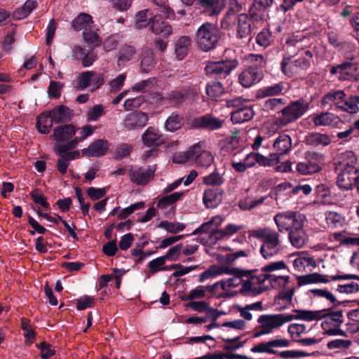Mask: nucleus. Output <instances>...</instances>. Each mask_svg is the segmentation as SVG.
<instances>
[{"label": "nucleus", "instance_id": "1", "mask_svg": "<svg viewBox=\"0 0 359 359\" xmlns=\"http://www.w3.org/2000/svg\"><path fill=\"white\" fill-rule=\"evenodd\" d=\"M257 237L262 241L259 251L264 259L272 258L282 251L283 248L278 231L265 228L257 232Z\"/></svg>", "mask_w": 359, "mask_h": 359}, {"label": "nucleus", "instance_id": "2", "mask_svg": "<svg viewBox=\"0 0 359 359\" xmlns=\"http://www.w3.org/2000/svg\"><path fill=\"white\" fill-rule=\"evenodd\" d=\"M72 28L76 31L83 30V37L86 42L94 46L100 44L98 35L99 29L94 25L92 17L86 13H80L72 22Z\"/></svg>", "mask_w": 359, "mask_h": 359}, {"label": "nucleus", "instance_id": "3", "mask_svg": "<svg viewBox=\"0 0 359 359\" xmlns=\"http://www.w3.org/2000/svg\"><path fill=\"white\" fill-rule=\"evenodd\" d=\"M309 103L303 99L290 102L280 110V116L276 118L273 125L285 126L301 118L309 109Z\"/></svg>", "mask_w": 359, "mask_h": 359}, {"label": "nucleus", "instance_id": "4", "mask_svg": "<svg viewBox=\"0 0 359 359\" xmlns=\"http://www.w3.org/2000/svg\"><path fill=\"white\" fill-rule=\"evenodd\" d=\"M294 55L289 54L288 56H284L280 62L281 70L287 77H292L308 69L313 56L312 52L309 50L304 51V55L292 60Z\"/></svg>", "mask_w": 359, "mask_h": 359}, {"label": "nucleus", "instance_id": "5", "mask_svg": "<svg viewBox=\"0 0 359 359\" xmlns=\"http://www.w3.org/2000/svg\"><path fill=\"white\" fill-rule=\"evenodd\" d=\"M219 39L217 27L212 23H204L201 25L195 36L197 46L204 52L215 48Z\"/></svg>", "mask_w": 359, "mask_h": 359}, {"label": "nucleus", "instance_id": "6", "mask_svg": "<svg viewBox=\"0 0 359 359\" xmlns=\"http://www.w3.org/2000/svg\"><path fill=\"white\" fill-rule=\"evenodd\" d=\"M305 216L298 211L286 210L280 212L273 216L278 232H290L295 228L304 226Z\"/></svg>", "mask_w": 359, "mask_h": 359}, {"label": "nucleus", "instance_id": "7", "mask_svg": "<svg viewBox=\"0 0 359 359\" xmlns=\"http://www.w3.org/2000/svg\"><path fill=\"white\" fill-rule=\"evenodd\" d=\"M291 322L289 313H281L277 314L261 315L257 323L259 324V330L254 334L255 337L272 333L274 330L278 329L284 324Z\"/></svg>", "mask_w": 359, "mask_h": 359}, {"label": "nucleus", "instance_id": "8", "mask_svg": "<svg viewBox=\"0 0 359 359\" xmlns=\"http://www.w3.org/2000/svg\"><path fill=\"white\" fill-rule=\"evenodd\" d=\"M177 161L180 163L196 162L198 165L207 168L212 164L213 157L210 152L204 150L203 143H197L185 152L182 160Z\"/></svg>", "mask_w": 359, "mask_h": 359}, {"label": "nucleus", "instance_id": "9", "mask_svg": "<svg viewBox=\"0 0 359 359\" xmlns=\"http://www.w3.org/2000/svg\"><path fill=\"white\" fill-rule=\"evenodd\" d=\"M226 107L234 109L230 112L231 119L233 123H242L248 121L255 115L252 107L242 105V99L241 97L226 100Z\"/></svg>", "mask_w": 359, "mask_h": 359}, {"label": "nucleus", "instance_id": "10", "mask_svg": "<svg viewBox=\"0 0 359 359\" xmlns=\"http://www.w3.org/2000/svg\"><path fill=\"white\" fill-rule=\"evenodd\" d=\"M323 313L321 320V327L324 332L329 335L338 334V328L344 322L343 311L341 310L330 311L320 310Z\"/></svg>", "mask_w": 359, "mask_h": 359}, {"label": "nucleus", "instance_id": "11", "mask_svg": "<svg viewBox=\"0 0 359 359\" xmlns=\"http://www.w3.org/2000/svg\"><path fill=\"white\" fill-rule=\"evenodd\" d=\"M306 162H299L297 164L296 170L302 175H311L321 170V165L325 159L323 154L312 151L305 154Z\"/></svg>", "mask_w": 359, "mask_h": 359}, {"label": "nucleus", "instance_id": "12", "mask_svg": "<svg viewBox=\"0 0 359 359\" xmlns=\"http://www.w3.org/2000/svg\"><path fill=\"white\" fill-rule=\"evenodd\" d=\"M338 173L337 184L344 190L351 189L359 180V169L356 166L335 168Z\"/></svg>", "mask_w": 359, "mask_h": 359}, {"label": "nucleus", "instance_id": "13", "mask_svg": "<svg viewBox=\"0 0 359 359\" xmlns=\"http://www.w3.org/2000/svg\"><path fill=\"white\" fill-rule=\"evenodd\" d=\"M223 219L221 216H215L208 222L202 224L192 232V235L198 233H210L212 240H219L224 236V231L219 230L218 227L222 224Z\"/></svg>", "mask_w": 359, "mask_h": 359}, {"label": "nucleus", "instance_id": "14", "mask_svg": "<svg viewBox=\"0 0 359 359\" xmlns=\"http://www.w3.org/2000/svg\"><path fill=\"white\" fill-rule=\"evenodd\" d=\"M290 342L288 339L282 337H276L266 342L259 343L250 349L252 353L276 354V348H287L290 346Z\"/></svg>", "mask_w": 359, "mask_h": 359}, {"label": "nucleus", "instance_id": "15", "mask_svg": "<svg viewBox=\"0 0 359 359\" xmlns=\"http://www.w3.org/2000/svg\"><path fill=\"white\" fill-rule=\"evenodd\" d=\"M330 72L332 75L338 74L337 77L339 80L357 79L359 76V65L346 62L332 67Z\"/></svg>", "mask_w": 359, "mask_h": 359}, {"label": "nucleus", "instance_id": "16", "mask_svg": "<svg viewBox=\"0 0 359 359\" xmlns=\"http://www.w3.org/2000/svg\"><path fill=\"white\" fill-rule=\"evenodd\" d=\"M155 171L154 166L141 168L134 166L129 170L130 180L137 185H145L154 177Z\"/></svg>", "mask_w": 359, "mask_h": 359}, {"label": "nucleus", "instance_id": "17", "mask_svg": "<svg viewBox=\"0 0 359 359\" xmlns=\"http://www.w3.org/2000/svg\"><path fill=\"white\" fill-rule=\"evenodd\" d=\"M148 121L147 114L141 111H136L126 116L122 126L124 130L129 131L145 126Z\"/></svg>", "mask_w": 359, "mask_h": 359}, {"label": "nucleus", "instance_id": "18", "mask_svg": "<svg viewBox=\"0 0 359 359\" xmlns=\"http://www.w3.org/2000/svg\"><path fill=\"white\" fill-rule=\"evenodd\" d=\"M250 275V271L240 269L238 268L229 267L226 266V287H242L246 278Z\"/></svg>", "mask_w": 359, "mask_h": 359}, {"label": "nucleus", "instance_id": "19", "mask_svg": "<svg viewBox=\"0 0 359 359\" xmlns=\"http://www.w3.org/2000/svg\"><path fill=\"white\" fill-rule=\"evenodd\" d=\"M262 78L263 74L261 69L250 66L239 74L238 81L242 86L250 88L259 82Z\"/></svg>", "mask_w": 359, "mask_h": 359}, {"label": "nucleus", "instance_id": "20", "mask_svg": "<svg viewBox=\"0 0 359 359\" xmlns=\"http://www.w3.org/2000/svg\"><path fill=\"white\" fill-rule=\"evenodd\" d=\"M194 128L214 130L222 127L223 121L211 114L195 118L191 123Z\"/></svg>", "mask_w": 359, "mask_h": 359}, {"label": "nucleus", "instance_id": "21", "mask_svg": "<svg viewBox=\"0 0 359 359\" xmlns=\"http://www.w3.org/2000/svg\"><path fill=\"white\" fill-rule=\"evenodd\" d=\"M346 97V93L342 90H332L325 94L320 100V106L326 107H335L337 109H340Z\"/></svg>", "mask_w": 359, "mask_h": 359}, {"label": "nucleus", "instance_id": "22", "mask_svg": "<svg viewBox=\"0 0 359 359\" xmlns=\"http://www.w3.org/2000/svg\"><path fill=\"white\" fill-rule=\"evenodd\" d=\"M250 275L246 276V281L244 282L238 291L245 293L250 291H254L257 289V285L264 283L266 280H269V273L266 272L260 273L259 274H254L251 271Z\"/></svg>", "mask_w": 359, "mask_h": 359}, {"label": "nucleus", "instance_id": "23", "mask_svg": "<svg viewBox=\"0 0 359 359\" xmlns=\"http://www.w3.org/2000/svg\"><path fill=\"white\" fill-rule=\"evenodd\" d=\"M274 0H254L249 10L252 19L255 21H260L264 18L266 11L273 4Z\"/></svg>", "mask_w": 359, "mask_h": 359}, {"label": "nucleus", "instance_id": "24", "mask_svg": "<svg viewBox=\"0 0 359 359\" xmlns=\"http://www.w3.org/2000/svg\"><path fill=\"white\" fill-rule=\"evenodd\" d=\"M142 141L147 147H157L165 142L163 135L154 127H149L142 135Z\"/></svg>", "mask_w": 359, "mask_h": 359}, {"label": "nucleus", "instance_id": "25", "mask_svg": "<svg viewBox=\"0 0 359 359\" xmlns=\"http://www.w3.org/2000/svg\"><path fill=\"white\" fill-rule=\"evenodd\" d=\"M312 121L316 126H330L337 128L341 120L339 116L333 113L325 111L315 114L312 117Z\"/></svg>", "mask_w": 359, "mask_h": 359}, {"label": "nucleus", "instance_id": "26", "mask_svg": "<svg viewBox=\"0 0 359 359\" xmlns=\"http://www.w3.org/2000/svg\"><path fill=\"white\" fill-rule=\"evenodd\" d=\"M109 149L107 141L99 139L92 142L88 147L82 150L83 156L100 157L106 154Z\"/></svg>", "mask_w": 359, "mask_h": 359}, {"label": "nucleus", "instance_id": "27", "mask_svg": "<svg viewBox=\"0 0 359 359\" xmlns=\"http://www.w3.org/2000/svg\"><path fill=\"white\" fill-rule=\"evenodd\" d=\"M332 142L330 137L325 133H311L307 135L304 139V143L310 147L323 148Z\"/></svg>", "mask_w": 359, "mask_h": 359}, {"label": "nucleus", "instance_id": "28", "mask_svg": "<svg viewBox=\"0 0 359 359\" xmlns=\"http://www.w3.org/2000/svg\"><path fill=\"white\" fill-rule=\"evenodd\" d=\"M223 200V191L219 189H209L204 191L203 201L205 207L213 208L218 206Z\"/></svg>", "mask_w": 359, "mask_h": 359}, {"label": "nucleus", "instance_id": "29", "mask_svg": "<svg viewBox=\"0 0 359 359\" xmlns=\"http://www.w3.org/2000/svg\"><path fill=\"white\" fill-rule=\"evenodd\" d=\"M294 314L289 313L291 321L293 320H302L308 322L321 320L323 313L320 310L310 311L304 309L294 310Z\"/></svg>", "mask_w": 359, "mask_h": 359}, {"label": "nucleus", "instance_id": "30", "mask_svg": "<svg viewBox=\"0 0 359 359\" xmlns=\"http://www.w3.org/2000/svg\"><path fill=\"white\" fill-rule=\"evenodd\" d=\"M55 123L69 121L73 117V111L65 105H60L49 111Z\"/></svg>", "mask_w": 359, "mask_h": 359}, {"label": "nucleus", "instance_id": "31", "mask_svg": "<svg viewBox=\"0 0 359 359\" xmlns=\"http://www.w3.org/2000/svg\"><path fill=\"white\" fill-rule=\"evenodd\" d=\"M305 39L302 33L292 34L287 36L285 41V48L288 54L297 55L302 50V44Z\"/></svg>", "mask_w": 359, "mask_h": 359}, {"label": "nucleus", "instance_id": "32", "mask_svg": "<svg viewBox=\"0 0 359 359\" xmlns=\"http://www.w3.org/2000/svg\"><path fill=\"white\" fill-rule=\"evenodd\" d=\"M356 163L357 158L352 151H345L339 153L334 159L335 168L356 166Z\"/></svg>", "mask_w": 359, "mask_h": 359}, {"label": "nucleus", "instance_id": "33", "mask_svg": "<svg viewBox=\"0 0 359 359\" xmlns=\"http://www.w3.org/2000/svg\"><path fill=\"white\" fill-rule=\"evenodd\" d=\"M150 29L156 35L164 37L170 36L172 33V27L168 23L161 21V16L155 15L150 25Z\"/></svg>", "mask_w": 359, "mask_h": 359}, {"label": "nucleus", "instance_id": "34", "mask_svg": "<svg viewBox=\"0 0 359 359\" xmlns=\"http://www.w3.org/2000/svg\"><path fill=\"white\" fill-rule=\"evenodd\" d=\"M203 8V12L208 16L217 15L222 12L224 8V0H198Z\"/></svg>", "mask_w": 359, "mask_h": 359}, {"label": "nucleus", "instance_id": "35", "mask_svg": "<svg viewBox=\"0 0 359 359\" xmlns=\"http://www.w3.org/2000/svg\"><path fill=\"white\" fill-rule=\"evenodd\" d=\"M76 132L75 126L72 124H67L56 127L53 130V136L59 144L69 140Z\"/></svg>", "mask_w": 359, "mask_h": 359}, {"label": "nucleus", "instance_id": "36", "mask_svg": "<svg viewBox=\"0 0 359 359\" xmlns=\"http://www.w3.org/2000/svg\"><path fill=\"white\" fill-rule=\"evenodd\" d=\"M288 238L291 245L296 248L304 247L308 241V236L304 226L295 228V229L289 232Z\"/></svg>", "mask_w": 359, "mask_h": 359}, {"label": "nucleus", "instance_id": "37", "mask_svg": "<svg viewBox=\"0 0 359 359\" xmlns=\"http://www.w3.org/2000/svg\"><path fill=\"white\" fill-rule=\"evenodd\" d=\"M273 147L280 155H286L292 149V139L287 134H280L274 141Z\"/></svg>", "mask_w": 359, "mask_h": 359}, {"label": "nucleus", "instance_id": "38", "mask_svg": "<svg viewBox=\"0 0 359 359\" xmlns=\"http://www.w3.org/2000/svg\"><path fill=\"white\" fill-rule=\"evenodd\" d=\"M218 288H221L222 290H224V281L220 280L215 283L213 285H208L205 288L203 286H199L192 290L189 294V299H198L203 298L205 297V290L208 292L216 293V290Z\"/></svg>", "mask_w": 359, "mask_h": 359}, {"label": "nucleus", "instance_id": "39", "mask_svg": "<svg viewBox=\"0 0 359 359\" xmlns=\"http://www.w3.org/2000/svg\"><path fill=\"white\" fill-rule=\"evenodd\" d=\"M316 266V260L309 256H299L293 260L294 269L297 271H311Z\"/></svg>", "mask_w": 359, "mask_h": 359}, {"label": "nucleus", "instance_id": "40", "mask_svg": "<svg viewBox=\"0 0 359 359\" xmlns=\"http://www.w3.org/2000/svg\"><path fill=\"white\" fill-rule=\"evenodd\" d=\"M251 18L245 13H241L238 16L237 35L240 38H245L250 34Z\"/></svg>", "mask_w": 359, "mask_h": 359}, {"label": "nucleus", "instance_id": "41", "mask_svg": "<svg viewBox=\"0 0 359 359\" xmlns=\"http://www.w3.org/2000/svg\"><path fill=\"white\" fill-rule=\"evenodd\" d=\"M285 89V85L283 82H279L271 86H264L260 88L257 93L258 98H264L282 94Z\"/></svg>", "mask_w": 359, "mask_h": 359}, {"label": "nucleus", "instance_id": "42", "mask_svg": "<svg viewBox=\"0 0 359 359\" xmlns=\"http://www.w3.org/2000/svg\"><path fill=\"white\" fill-rule=\"evenodd\" d=\"M224 93V88L221 82L212 81L207 84L206 93L214 101H221Z\"/></svg>", "mask_w": 359, "mask_h": 359}, {"label": "nucleus", "instance_id": "43", "mask_svg": "<svg viewBox=\"0 0 359 359\" xmlns=\"http://www.w3.org/2000/svg\"><path fill=\"white\" fill-rule=\"evenodd\" d=\"M37 0H27L23 6L15 11L13 18L15 20H22L27 18L36 7Z\"/></svg>", "mask_w": 359, "mask_h": 359}, {"label": "nucleus", "instance_id": "44", "mask_svg": "<svg viewBox=\"0 0 359 359\" xmlns=\"http://www.w3.org/2000/svg\"><path fill=\"white\" fill-rule=\"evenodd\" d=\"M244 162H245L248 168L254 167L256 164L263 167H268L269 164L266 156L256 152H250L247 154L244 158Z\"/></svg>", "mask_w": 359, "mask_h": 359}, {"label": "nucleus", "instance_id": "45", "mask_svg": "<svg viewBox=\"0 0 359 359\" xmlns=\"http://www.w3.org/2000/svg\"><path fill=\"white\" fill-rule=\"evenodd\" d=\"M55 123L49 111L41 114L37 120L36 127L38 130L43 134H47L50 132L53 123Z\"/></svg>", "mask_w": 359, "mask_h": 359}, {"label": "nucleus", "instance_id": "46", "mask_svg": "<svg viewBox=\"0 0 359 359\" xmlns=\"http://www.w3.org/2000/svg\"><path fill=\"white\" fill-rule=\"evenodd\" d=\"M154 16V13L149 9L139 11L135 18V28L141 29L151 25Z\"/></svg>", "mask_w": 359, "mask_h": 359}, {"label": "nucleus", "instance_id": "47", "mask_svg": "<svg viewBox=\"0 0 359 359\" xmlns=\"http://www.w3.org/2000/svg\"><path fill=\"white\" fill-rule=\"evenodd\" d=\"M331 242H338L341 245H359V238L348 236L345 231L330 233L328 238Z\"/></svg>", "mask_w": 359, "mask_h": 359}, {"label": "nucleus", "instance_id": "48", "mask_svg": "<svg viewBox=\"0 0 359 359\" xmlns=\"http://www.w3.org/2000/svg\"><path fill=\"white\" fill-rule=\"evenodd\" d=\"M191 43L189 36H182L175 43V53L178 59H183L187 54L189 47Z\"/></svg>", "mask_w": 359, "mask_h": 359}, {"label": "nucleus", "instance_id": "49", "mask_svg": "<svg viewBox=\"0 0 359 359\" xmlns=\"http://www.w3.org/2000/svg\"><path fill=\"white\" fill-rule=\"evenodd\" d=\"M154 67V53L151 49L145 48L142 51L140 68L142 72H149Z\"/></svg>", "mask_w": 359, "mask_h": 359}, {"label": "nucleus", "instance_id": "50", "mask_svg": "<svg viewBox=\"0 0 359 359\" xmlns=\"http://www.w3.org/2000/svg\"><path fill=\"white\" fill-rule=\"evenodd\" d=\"M359 96L352 95L345 98L340 110L349 114H356L359 111Z\"/></svg>", "mask_w": 359, "mask_h": 359}, {"label": "nucleus", "instance_id": "51", "mask_svg": "<svg viewBox=\"0 0 359 359\" xmlns=\"http://www.w3.org/2000/svg\"><path fill=\"white\" fill-rule=\"evenodd\" d=\"M135 54V48L131 46H124L119 52L117 64L118 67H124L126 63L133 59Z\"/></svg>", "mask_w": 359, "mask_h": 359}, {"label": "nucleus", "instance_id": "52", "mask_svg": "<svg viewBox=\"0 0 359 359\" xmlns=\"http://www.w3.org/2000/svg\"><path fill=\"white\" fill-rule=\"evenodd\" d=\"M332 289L341 294H351L359 291V284L350 282V284H334Z\"/></svg>", "mask_w": 359, "mask_h": 359}, {"label": "nucleus", "instance_id": "53", "mask_svg": "<svg viewBox=\"0 0 359 359\" xmlns=\"http://www.w3.org/2000/svg\"><path fill=\"white\" fill-rule=\"evenodd\" d=\"M236 51L233 49H226V75L229 74L238 66V55H234Z\"/></svg>", "mask_w": 359, "mask_h": 359}, {"label": "nucleus", "instance_id": "54", "mask_svg": "<svg viewBox=\"0 0 359 359\" xmlns=\"http://www.w3.org/2000/svg\"><path fill=\"white\" fill-rule=\"evenodd\" d=\"M329 280L325 275L319 274L317 273H311L306 276H301L299 279V284L301 285L318 283H327Z\"/></svg>", "mask_w": 359, "mask_h": 359}, {"label": "nucleus", "instance_id": "55", "mask_svg": "<svg viewBox=\"0 0 359 359\" xmlns=\"http://www.w3.org/2000/svg\"><path fill=\"white\" fill-rule=\"evenodd\" d=\"M185 99L184 93L182 91L172 90L171 91L166 97H163L161 100L162 104H168L177 105L182 102Z\"/></svg>", "mask_w": 359, "mask_h": 359}, {"label": "nucleus", "instance_id": "56", "mask_svg": "<svg viewBox=\"0 0 359 359\" xmlns=\"http://www.w3.org/2000/svg\"><path fill=\"white\" fill-rule=\"evenodd\" d=\"M285 101L282 98H270L266 100L263 104V109L266 111H276L280 113Z\"/></svg>", "mask_w": 359, "mask_h": 359}, {"label": "nucleus", "instance_id": "57", "mask_svg": "<svg viewBox=\"0 0 359 359\" xmlns=\"http://www.w3.org/2000/svg\"><path fill=\"white\" fill-rule=\"evenodd\" d=\"M205 71L208 75L217 76L224 71V61L210 62L207 64Z\"/></svg>", "mask_w": 359, "mask_h": 359}, {"label": "nucleus", "instance_id": "58", "mask_svg": "<svg viewBox=\"0 0 359 359\" xmlns=\"http://www.w3.org/2000/svg\"><path fill=\"white\" fill-rule=\"evenodd\" d=\"M182 126V118L177 114H172L165 121L164 127L166 130L174 132L180 129Z\"/></svg>", "mask_w": 359, "mask_h": 359}, {"label": "nucleus", "instance_id": "59", "mask_svg": "<svg viewBox=\"0 0 359 359\" xmlns=\"http://www.w3.org/2000/svg\"><path fill=\"white\" fill-rule=\"evenodd\" d=\"M326 222L331 228L341 227L344 223L343 217L335 212H328L326 213Z\"/></svg>", "mask_w": 359, "mask_h": 359}, {"label": "nucleus", "instance_id": "60", "mask_svg": "<svg viewBox=\"0 0 359 359\" xmlns=\"http://www.w3.org/2000/svg\"><path fill=\"white\" fill-rule=\"evenodd\" d=\"M158 227L165 229L169 233H177L183 231L186 226L184 224L178 222H170L168 221H162L158 224Z\"/></svg>", "mask_w": 359, "mask_h": 359}, {"label": "nucleus", "instance_id": "61", "mask_svg": "<svg viewBox=\"0 0 359 359\" xmlns=\"http://www.w3.org/2000/svg\"><path fill=\"white\" fill-rule=\"evenodd\" d=\"M287 332L293 339L296 340L302 334L306 333V326L303 323H292L287 327Z\"/></svg>", "mask_w": 359, "mask_h": 359}, {"label": "nucleus", "instance_id": "62", "mask_svg": "<svg viewBox=\"0 0 359 359\" xmlns=\"http://www.w3.org/2000/svg\"><path fill=\"white\" fill-rule=\"evenodd\" d=\"M310 292L314 297L324 298L334 305L338 304L335 296L327 289H312Z\"/></svg>", "mask_w": 359, "mask_h": 359}, {"label": "nucleus", "instance_id": "63", "mask_svg": "<svg viewBox=\"0 0 359 359\" xmlns=\"http://www.w3.org/2000/svg\"><path fill=\"white\" fill-rule=\"evenodd\" d=\"M224 271V270L222 267L212 266L200 275L198 281L200 283L204 282L205 280L215 278L219 275L222 274Z\"/></svg>", "mask_w": 359, "mask_h": 359}, {"label": "nucleus", "instance_id": "64", "mask_svg": "<svg viewBox=\"0 0 359 359\" xmlns=\"http://www.w3.org/2000/svg\"><path fill=\"white\" fill-rule=\"evenodd\" d=\"M272 34L268 29H264L256 36L257 43L263 48L268 47L271 42Z\"/></svg>", "mask_w": 359, "mask_h": 359}]
</instances>
